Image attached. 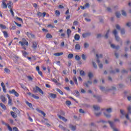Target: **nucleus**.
<instances>
[{"label":"nucleus","mask_w":131,"mask_h":131,"mask_svg":"<svg viewBox=\"0 0 131 131\" xmlns=\"http://www.w3.org/2000/svg\"><path fill=\"white\" fill-rule=\"evenodd\" d=\"M32 97L34 98V99H36V100H38L39 99V97L36 96L35 95L32 94Z\"/></svg>","instance_id":"nucleus-34"},{"label":"nucleus","mask_w":131,"mask_h":131,"mask_svg":"<svg viewBox=\"0 0 131 131\" xmlns=\"http://www.w3.org/2000/svg\"><path fill=\"white\" fill-rule=\"evenodd\" d=\"M103 67H104V66L103 65V64H102V63H99V68L102 69V68H103Z\"/></svg>","instance_id":"nucleus-60"},{"label":"nucleus","mask_w":131,"mask_h":131,"mask_svg":"<svg viewBox=\"0 0 131 131\" xmlns=\"http://www.w3.org/2000/svg\"><path fill=\"white\" fill-rule=\"evenodd\" d=\"M113 33L115 36L116 40H117V41H119V39H120V38L117 35V31L116 30H114L113 32Z\"/></svg>","instance_id":"nucleus-6"},{"label":"nucleus","mask_w":131,"mask_h":131,"mask_svg":"<svg viewBox=\"0 0 131 131\" xmlns=\"http://www.w3.org/2000/svg\"><path fill=\"white\" fill-rule=\"evenodd\" d=\"M73 81H74L75 83L76 84H77H77H78V83H77V79L76 78V77H75V76H74L73 77Z\"/></svg>","instance_id":"nucleus-27"},{"label":"nucleus","mask_w":131,"mask_h":131,"mask_svg":"<svg viewBox=\"0 0 131 131\" xmlns=\"http://www.w3.org/2000/svg\"><path fill=\"white\" fill-rule=\"evenodd\" d=\"M37 16H38V17H41V16H42V13L41 12H37Z\"/></svg>","instance_id":"nucleus-53"},{"label":"nucleus","mask_w":131,"mask_h":131,"mask_svg":"<svg viewBox=\"0 0 131 131\" xmlns=\"http://www.w3.org/2000/svg\"><path fill=\"white\" fill-rule=\"evenodd\" d=\"M84 48H85V49H86V48H89V44L88 43H85L84 44Z\"/></svg>","instance_id":"nucleus-57"},{"label":"nucleus","mask_w":131,"mask_h":131,"mask_svg":"<svg viewBox=\"0 0 131 131\" xmlns=\"http://www.w3.org/2000/svg\"><path fill=\"white\" fill-rule=\"evenodd\" d=\"M0 107H1L2 109H4V110H6L7 109V107L3 103H0Z\"/></svg>","instance_id":"nucleus-19"},{"label":"nucleus","mask_w":131,"mask_h":131,"mask_svg":"<svg viewBox=\"0 0 131 131\" xmlns=\"http://www.w3.org/2000/svg\"><path fill=\"white\" fill-rule=\"evenodd\" d=\"M111 46L112 49H116V50H118V49H119V46H115V45L113 44H111Z\"/></svg>","instance_id":"nucleus-17"},{"label":"nucleus","mask_w":131,"mask_h":131,"mask_svg":"<svg viewBox=\"0 0 131 131\" xmlns=\"http://www.w3.org/2000/svg\"><path fill=\"white\" fill-rule=\"evenodd\" d=\"M3 8H4V9H6V8H7V4H6V2H3Z\"/></svg>","instance_id":"nucleus-44"},{"label":"nucleus","mask_w":131,"mask_h":131,"mask_svg":"<svg viewBox=\"0 0 131 131\" xmlns=\"http://www.w3.org/2000/svg\"><path fill=\"white\" fill-rule=\"evenodd\" d=\"M26 34L29 38H35V35L31 33L27 32Z\"/></svg>","instance_id":"nucleus-5"},{"label":"nucleus","mask_w":131,"mask_h":131,"mask_svg":"<svg viewBox=\"0 0 131 131\" xmlns=\"http://www.w3.org/2000/svg\"><path fill=\"white\" fill-rule=\"evenodd\" d=\"M69 127L71 128V130L74 131L75 129H76V126L72 125V124H70L69 125Z\"/></svg>","instance_id":"nucleus-10"},{"label":"nucleus","mask_w":131,"mask_h":131,"mask_svg":"<svg viewBox=\"0 0 131 131\" xmlns=\"http://www.w3.org/2000/svg\"><path fill=\"white\" fill-rule=\"evenodd\" d=\"M96 57L97 58V62L98 64H100V60L99 59V58H103V55L102 54H100L99 56V55L96 54Z\"/></svg>","instance_id":"nucleus-9"},{"label":"nucleus","mask_w":131,"mask_h":131,"mask_svg":"<svg viewBox=\"0 0 131 131\" xmlns=\"http://www.w3.org/2000/svg\"><path fill=\"white\" fill-rule=\"evenodd\" d=\"M127 110H128V112L129 114H131V106H129L128 107H127Z\"/></svg>","instance_id":"nucleus-47"},{"label":"nucleus","mask_w":131,"mask_h":131,"mask_svg":"<svg viewBox=\"0 0 131 131\" xmlns=\"http://www.w3.org/2000/svg\"><path fill=\"white\" fill-rule=\"evenodd\" d=\"M10 114L13 118H17V114L15 113L14 112H11Z\"/></svg>","instance_id":"nucleus-15"},{"label":"nucleus","mask_w":131,"mask_h":131,"mask_svg":"<svg viewBox=\"0 0 131 131\" xmlns=\"http://www.w3.org/2000/svg\"><path fill=\"white\" fill-rule=\"evenodd\" d=\"M67 33L68 34V37L69 38L70 36V35L71 34V30L69 29H68L67 30Z\"/></svg>","instance_id":"nucleus-21"},{"label":"nucleus","mask_w":131,"mask_h":131,"mask_svg":"<svg viewBox=\"0 0 131 131\" xmlns=\"http://www.w3.org/2000/svg\"><path fill=\"white\" fill-rule=\"evenodd\" d=\"M7 6L9 9H10V10L12 9V8H13L12 6V2H9V3L7 4Z\"/></svg>","instance_id":"nucleus-24"},{"label":"nucleus","mask_w":131,"mask_h":131,"mask_svg":"<svg viewBox=\"0 0 131 131\" xmlns=\"http://www.w3.org/2000/svg\"><path fill=\"white\" fill-rule=\"evenodd\" d=\"M12 110H13V111H15V110L16 112H17L18 113H20V111H19V110L17 109V108H16L15 107H13L12 108Z\"/></svg>","instance_id":"nucleus-37"},{"label":"nucleus","mask_w":131,"mask_h":131,"mask_svg":"<svg viewBox=\"0 0 131 131\" xmlns=\"http://www.w3.org/2000/svg\"><path fill=\"white\" fill-rule=\"evenodd\" d=\"M80 38V36H79V34H75L74 36V39L75 40H79V39Z\"/></svg>","instance_id":"nucleus-13"},{"label":"nucleus","mask_w":131,"mask_h":131,"mask_svg":"<svg viewBox=\"0 0 131 131\" xmlns=\"http://www.w3.org/2000/svg\"><path fill=\"white\" fill-rule=\"evenodd\" d=\"M4 71L6 73H8V74H10V73L11 72V71H10V69L8 68L4 69Z\"/></svg>","instance_id":"nucleus-32"},{"label":"nucleus","mask_w":131,"mask_h":131,"mask_svg":"<svg viewBox=\"0 0 131 131\" xmlns=\"http://www.w3.org/2000/svg\"><path fill=\"white\" fill-rule=\"evenodd\" d=\"M20 85L21 86V88L22 89H23V90H26L27 89V88H26L23 84L22 83H20Z\"/></svg>","instance_id":"nucleus-38"},{"label":"nucleus","mask_w":131,"mask_h":131,"mask_svg":"<svg viewBox=\"0 0 131 131\" xmlns=\"http://www.w3.org/2000/svg\"><path fill=\"white\" fill-rule=\"evenodd\" d=\"M26 104L27 105H28V106L30 107V108H32V104L30 103L28 101H26Z\"/></svg>","instance_id":"nucleus-31"},{"label":"nucleus","mask_w":131,"mask_h":131,"mask_svg":"<svg viewBox=\"0 0 131 131\" xmlns=\"http://www.w3.org/2000/svg\"><path fill=\"white\" fill-rule=\"evenodd\" d=\"M126 26H127L128 27H130V26H131V23H127L126 24Z\"/></svg>","instance_id":"nucleus-64"},{"label":"nucleus","mask_w":131,"mask_h":131,"mask_svg":"<svg viewBox=\"0 0 131 131\" xmlns=\"http://www.w3.org/2000/svg\"><path fill=\"white\" fill-rule=\"evenodd\" d=\"M56 91H57V92H58V93H59V94L60 95H64V93H63V92H62V91H61V90H60L59 89H56Z\"/></svg>","instance_id":"nucleus-29"},{"label":"nucleus","mask_w":131,"mask_h":131,"mask_svg":"<svg viewBox=\"0 0 131 131\" xmlns=\"http://www.w3.org/2000/svg\"><path fill=\"white\" fill-rule=\"evenodd\" d=\"M75 59L76 60V61H79L80 60V57L78 55H76Z\"/></svg>","instance_id":"nucleus-36"},{"label":"nucleus","mask_w":131,"mask_h":131,"mask_svg":"<svg viewBox=\"0 0 131 131\" xmlns=\"http://www.w3.org/2000/svg\"><path fill=\"white\" fill-rule=\"evenodd\" d=\"M7 126L9 131H13V129L12 128V127L10 126V125L8 124Z\"/></svg>","instance_id":"nucleus-48"},{"label":"nucleus","mask_w":131,"mask_h":131,"mask_svg":"<svg viewBox=\"0 0 131 131\" xmlns=\"http://www.w3.org/2000/svg\"><path fill=\"white\" fill-rule=\"evenodd\" d=\"M47 38H52L53 37V36H52L50 33H48L46 35Z\"/></svg>","instance_id":"nucleus-35"},{"label":"nucleus","mask_w":131,"mask_h":131,"mask_svg":"<svg viewBox=\"0 0 131 131\" xmlns=\"http://www.w3.org/2000/svg\"><path fill=\"white\" fill-rule=\"evenodd\" d=\"M50 96L51 98H52V99H56V98H57V95L54 93H51Z\"/></svg>","instance_id":"nucleus-18"},{"label":"nucleus","mask_w":131,"mask_h":131,"mask_svg":"<svg viewBox=\"0 0 131 131\" xmlns=\"http://www.w3.org/2000/svg\"><path fill=\"white\" fill-rule=\"evenodd\" d=\"M32 43V47L33 48V49H36V48H37V44L36 43V42L33 41Z\"/></svg>","instance_id":"nucleus-12"},{"label":"nucleus","mask_w":131,"mask_h":131,"mask_svg":"<svg viewBox=\"0 0 131 131\" xmlns=\"http://www.w3.org/2000/svg\"><path fill=\"white\" fill-rule=\"evenodd\" d=\"M18 43H20L21 45V47H23V46H24V45H25L27 46H28V41H27V40H26V39H25V38H23L22 41H20L18 42Z\"/></svg>","instance_id":"nucleus-3"},{"label":"nucleus","mask_w":131,"mask_h":131,"mask_svg":"<svg viewBox=\"0 0 131 131\" xmlns=\"http://www.w3.org/2000/svg\"><path fill=\"white\" fill-rule=\"evenodd\" d=\"M23 55L25 57H26V56H27L28 54L27 53V52H26V51H23Z\"/></svg>","instance_id":"nucleus-49"},{"label":"nucleus","mask_w":131,"mask_h":131,"mask_svg":"<svg viewBox=\"0 0 131 131\" xmlns=\"http://www.w3.org/2000/svg\"><path fill=\"white\" fill-rule=\"evenodd\" d=\"M105 111L107 113H104V116H105V117H106V118H110V117H111V115L110 114V113L112 112V108H107L106 110H105Z\"/></svg>","instance_id":"nucleus-1"},{"label":"nucleus","mask_w":131,"mask_h":131,"mask_svg":"<svg viewBox=\"0 0 131 131\" xmlns=\"http://www.w3.org/2000/svg\"><path fill=\"white\" fill-rule=\"evenodd\" d=\"M116 16L117 18H120V16H121V14H120V12H116Z\"/></svg>","instance_id":"nucleus-33"},{"label":"nucleus","mask_w":131,"mask_h":131,"mask_svg":"<svg viewBox=\"0 0 131 131\" xmlns=\"http://www.w3.org/2000/svg\"><path fill=\"white\" fill-rule=\"evenodd\" d=\"M1 122H2V124L6 125V126H7V125L9 124L8 123L5 122V121H2Z\"/></svg>","instance_id":"nucleus-55"},{"label":"nucleus","mask_w":131,"mask_h":131,"mask_svg":"<svg viewBox=\"0 0 131 131\" xmlns=\"http://www.w3.org/2000/svg\"><path fill=\"white\" fill-rule=\"evenodd\" d=\"M125 117L126 119H128V120H129L130 122H131V119H129V117H128V114L126 115Z\"/></svg>","instance_id":"nucleus-54"},{"label":"nucleus","mask_w":131,"mask_h":131,"mask_svg":"<svg viewBox=\"0 0 131 131\" xmlns=\"http://www.w3.org/2000/svg\"><path fill=\"white\" fill-rule=\"evenodd\" d=\"M0 27H1L2 28V29H6V28H7L6 26H5L3 24H0Z\"/></svg>","instance_id":"nucleus-45"},{"label":"nucleus","mask_w":131,"mask_h":131,"mask_svg":"<svg viewBox=\"0 0 131 131\" xmlns=\"http://www.w3.org/2000/svg\"><path fill=\"white\" fill-rule=\"evenodd\" d=\"M121 73H127V72L126 70L124 69V70H122Z\"/></svg>","instance_id":"nucleus-63"},{"label":"nucleus","mask_w":131,"mask_h":131,"mask_svg":"<svg viewBox=\"0 0 131 131\" xmlns=\"http://www.w3.org/2000/svg\"><path fill=\"white\" fill-rule=\"evenodd\" d=\"M59 127L61 129H62V130H65L66 129L65 127L62 125H59Z\"/></svg>","instance_id":"nucleus-41"},{"label":"nucleus","mask_w":131,"mask_h":131,"mask_svg":"<svg viewBox=\"0 0 131 131\" xmlns=\"http://www.w3.org/2000/svg\"><path fill=\"white\" fill-rule=\"evenodd\" d=\"M88 76H89V78H92V77H93V76H94V75H93V73H89Z\"/></svg>","instance_id":"nucleus-43"},{"label":"nucleus","mask_w":131,"mask_h":131,"mask_svg":"<svg viewBox=\"0 0 131 131\" xmlns=\"http://www.w3.org/2000/svg\"><path fill=\"white\" fill-rule=\"evenodd\" d=\"M89 35H91V33H86L82 34L83 37H86V36H89Z\"/></svg>","instance_id":"nucleus-30"},{"label":"nucleus","mask_w":131,"mask_h":131,"mask_svg":"<svg viewBox=\"0 0 131 131\" xmlns=\"http://www.w3.org/2000/svg\"><path fill=\"white\" fill-rule=\"evenodd\" d=\"M10 12L12 17H14V11H13V10L12 9L10 10Z\"/></svg>","instance_id":"nucleus-58"},{"label":"nucleus","mask_w":131,"mask_h":131,"mask_svg":"<svg viewBox=\"0 0 131 131\" xmlns=\"http://www.w3.org/2000/svg\"><path fill=\"white\" fill-rule=\"evenodd\" d=\"M0 99L1 101L3 102V103H5V102H6V97H5L4 96L2 95L0 97Z\"/></svg>","instance_id":"nucleus-20"},{"label":"nucleus","mask_w":131,"mask_h":131,"mask_svg":"<svg viewBox=\"0 0 131 131\" xmlns=\"http://www.w3.org/2000/svg\"><path fill=\"white\" fill-rule=\"evenodd\" d=\"M73 25H74V26H76L78 25V21L75 20L73 22Z\"/></svg>","instance_id":"nucleus-46"},{"label":"nucleus","mask_w":131,"mask_h":131,"mask_svg":"<svg viewBox=\"0 0 131 131\" xmlns=\"http://www.w3.org/2000/svg\"><path fill=\"white\" fill-rule=\"evenodd\" d=\"M122 15L124 16H126V12L124 10H122Z\"/></svg>","instance_id":"nucleus-51"},{"label":"nucleus","mask_w":131,"mask_h":131,"mask_svg":"<svg viewBox=\"0 0 131 131\" xmlns=\"http://www.w3.org/2000/svg\"><path fill=\"white\" fill-rule=\"evenodd\" d=\"M109 32H110V30H107L106 34L104 36V38H106V39H107L109 37V36H108L109 35Z\"/></svg>","instance_id":"nucleus-23"},{"label":"nucleus","mask_w":131,"mask_h":131,"mask_svg":"<svg viewBox=\"0 0 131 131\" xmlns=\"http://www.w3.org/2000/svg\"><path fill=\"white\" fill-rule=\"evenodd\" d=\"M3 33L4 34L5 37H6V38L9 37V35L8 34V32L4 31L3 32Z\"/></svg>","instance_id":"nucleus-26"},{"label":"nucleus","mask_w":131,"mask_h":131,"mask_svg":"<svg viewBox=\"0 0 131 131\" xmlns=\"http://www.w3.org/2000/svg\"><path fill=\"white\" fill-rule=\"evenodd\" d=\"M93 82L91 81H88L86 83H84V86H86L88 88L89 86V84H92Z\"/></svg>","instance_id":"nucleus-16"},{"label":"nucleus","mask_w":131,"mask_h":131,"mask_svg":"<svg viewBox=\"0 0 131 131\" xmlns=\"http://www.w3.org/2000/svg\"><path fill=\"white\" fill-rule=\"evenodd\" d=\"M75 93L77 97H79V92H78V91H77L76 90H75Z\"/></svg>","instance_id":"nucleus-52"},{"label":"nucleus","mask_w":131,"mask_h":131,"mask_svg":"<svg viewBox=\"0 0 131 131\" xmlns=\"http://www.w3.org/2000/svg\"><path fill=\"white\" fill-rule=\"evenodd\" d=\"M63 54V52L56 53L54 54V56H55V57H60V56H62Z\"/></svg>","instance_id":"nucleus-14"},{"label":"nucleus","mask_w":131,"mask_h":131,"mask_svg":"<svg viewBox=\"0 0 131 131\" xmlns=\"http://www.w3.org/2000/svg\"><path fill=\"white\" fill-rule=\"evenodd\" d=\"M93 65L94 68H97V64H96V63H95L94 62H93Z\"/></svg>","instance_id":"nucleus-61"},{"label":"nucleus","mask_w":131,"mask_h":131,"mask_svg":"<svg viewBox=\"0 0 131 131\" xmlns=\"http://www.w3.org/2000/svg\"><path fill=\"white\" fill-rule=\"evenodd\" d=\"M33 91L34 93H38V92L40 94H41V95H43V91H42L38 86H36L35 88H34Z\"/></svg>","instance_id":"nucleus-2"},{"label":"nucleus","mask_w":131,"mask_h":131,"mask_svg":"<svg viewBox=\"0 0 131 131\" xmlns=\"http://www.w3.org/2000/svg\"><path fill=\"white\" fill-rule=\"evenodd\" d=\"M9 93L10 94H13L15 97H19V93L14 89L12 90V91L10 90Z\"/></svg>","instance_id":"nucleus-7"},{"label":"nucleus","mask_w":131,"mask_h":131,"mask_svg":"<svg viewBox=\"0 0 131 131\" xmlns=\"http://www.w3.org/2000/svg\"><path fill=\"white\" fill-rule=\"evenodd\" d=\"M12 102H13V100H12V99H9V100H8V104H9V105H10V106H12V105L13 104L12 103Z\"/></svg>","instance_id":"nucleus-40"},{"label":"nucleus","mask_w":131,"mask_h":131,"mask_svg":"<svg viewBox=\"0 0 131 131\" xmlns=\"http://www.w3.org/2000/svg\"><path fill=\"white\" fill-rule=\"evenodd\" d=\"M58 118L59 119H62V120L64 121V122H66L67 121V119L66 118H65V117H62V116H61L60 115H58Z\"/></svg>","instance_id":"nucleus-11"},{"label":"nucleus","mask_w":131,"mask_h":131,"mask_svg":"<svg viewBox=\"0 0 131 131\" xmlns=\"http://www.w3.org/2000/svg\"><path fill=\"white\" fill-rule=\"evenodd\" d=\"M90 7V4L86 3L85 6L82 7V10H84V9H88Z\"/></svg>","instance_id":"nucleus-22"},{"label":"nucleus","mask_w":131,"mask_h":131,"mask_svg":"<svg viewBox=\"0 0 131 131\" xmlns=\"http://www.w3.org/2000/svg\"><path fill=\"white\" fill-rule=\"evenodd\" d=\"M68 58L69 59H72V58H73V54H69L68 56Z\"/></svg>","instance_id":"nucleus-39"},{"label":"nucleus","mask_w":131,"mask_h":131,"mask_svg":"<svg viewBox=\"0 0 131 131\" xmlns=\"http://www.w3.org/2000/svg\"><path fill=\"white\" fill-rule=\"evenodd\" d=\"M36 110L39 113H41V114H42V115H43V116H44V117L46 116V113H45V112H43V111H42L38 108H36Z\"/></svg>","instance_id":"nucleus-8"},{"label":"nucleus","mask_w":131,"mask_h":131,"mask_svg":"<svg viewBox=\"0 0 131 131\" xmlns=\"http://www.w3.org/2000/svg\"><path fill=\"white\" fill-rule=\"evenodd\" d=\"M101 114H102V113H95L96 116H100Z\"/></svg>","instance_id":"nucleus-62"},{"label":"nucleus","mask_w":131,"mask_h":131,"mask_svg":"<svg viewBox=\"0 0 131 131\" xmlns=\"http://www.w3.org/2000/svg\"><path fill=\"white\" fill-rule=\"evenodd\" d=\"M108 123H109L111 127L113 128V131H118V129H117L116 128H114V123L113 122L111 121H108Z\"/></svg>","instance_id":"nucleus-4"},{"label":"nucleus","mask_w":131,"mask_h":131,"mask_svg":"<svg viewBox=\"0 0 131 131\" xmlns=\"http://www.w3.org/2000/svg\"><path fill=\"white\" fill-rule=\"evenodd\" d=\"M93 108L94 110H95V111H98L100 110V107H99V106H97V105H94Z\"/></svg>","instance_id":"nucleus-25"},{"label":"nucleus","mask_w":131,"mask_h":131,"mask_svg":"<svg viewBox=\"0 0 131 131\" xmlns=\"http://www.w3.org/2000/svg\"><path fill=\"white\" fill-rule=\"evenodd\" d=\"M116 28L118 29V30H120V26H119V25H117L116 26Z\"/></svg>","instance_id":"nucleus-59"},{"label":"nucleus","mask_w":131,"mask_h":131,"mask_svg":"<svg viewBox=\"0 0 131 131\" xmlns=\"http://www.w3.org/2000/svg\"><path fill=\"white\" fill-rule=\"evenodd\" d=\"M75 50H80V45L76 44L75 47Z\"/></svg>","instance_id":"nucleus-28"},{"label":"nucleus","mask_w":131,"mask_h":131,"mask_svg":"<svg viewBox=\"0 0 131 131\" xmlns=\"http://www.w3.org/2000/svg\"><path fill=\"white\" fill-rule=\"evenodd\" d=\"M60 11H59V10H56L55 11V14L56 16H60Z\"/></svg>","instance_id":"nucleus-42"},{"label":"nucleus","mask_w":131,"mask_h":131,"mask_svg":"<svg viewBox=\"0 0 131 131\" xmlns=\"http://www.w3.org/2000/svg\"><path fill=\"white\" fill-rule=\"evenodd\" d=\"M67 105H68V106H70L71 105V102L69 100H67L66 101Z\"/></svg>","instance_id":"nucleus-50"},{"label":"nucleus","mask_w":131,"mask_h":131,"mask_svg":"<svg viewBox=\"0 0 131 131\" xmlns=\"http://www.w3.org/2000/svg\"><path fill=\"white\" fill-rule=\"evenodd\" d=\"M125 33V31H124V29H122L121 30V34H124Z\"/></svg>","instance_id":"nucleus-56"}]
</instances>
